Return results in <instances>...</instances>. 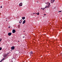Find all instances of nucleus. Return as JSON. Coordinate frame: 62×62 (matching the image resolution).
Here are the masks:
<instances>
[{
	"instance_id": "obj_1",
	"label": "nucleus",
	"mask_w": 62,
	"mask_h": 62,
	"mask_svg": "<svg viewBox=\"0 0 62 62\" xmlns=\"http://www.w3.org/2000/svg\"><path fill=\"white\" fill-rule=\"evenodd\" d=\"M54 1H55V0H51V3H53Z\"/></svg>"
},
{
	"instance_id": "obj_2",
	"label": "nucleus",
	"mask_w": 62,
	"mask_h": 62,
	"mask_svg": "<svg viewBox=\"0 0 62 62\" xmlns=\"http://www.w3.org/2000/svg\"><path fill=\"white\" fill-rule=\"evenodd\" d=\"M51 5H48V6H46V7H45V8H49L50 7Z\"/></svg>"
},
{
	"instance_id": "obj_3",
	"label": "nucleus",
	"mask_w": 62,
	"mask_h": 62,
	"mask_svg": "<svg viewBox=\"0 0 62 62\" xmlns=\"http://www.w3.org/2000/svg\"><path fill=\"white\" fill-rule=\"evenodd\" d=\"M14 49H15V47L14 46H12L11 47L12 50H14Z\"/></svg>"
},
{
	"instance_id": "obj_4",
	"label": "nucleus",
	"mask_w": 62,
	"mask_h": 62,
	"mask_svg": "<svg viewBox=\"0 0 62 62\" xmlns=\"http://www.w3.org/2000/svg\"><path fill=\"white\" fill-rule=\"evenodd\" d=\"M12 32H13V33H15V32H16V31H15V30L14 29V30H13Z\"/></svg>"
},
{
	"instance_id": "obj_5",
	"label": "nucleus",
	"mask_w": 62,
	"mask_h": 62,
	"mask_svg": "<svg viewBox=\"0 0 62 62\" xmlns=\"http://www.w3.org/2000/svg\"><path fill=\"white\" fill-rule=\"evenodd\" d=\"M22 22H23V20L22 19L20 20L19 22V23H22Z\"/></svg>"
},
{
	"instance_id": "obj_6",
	"label": "nucleus",
	"mask_w": 62,
	"mask_h": 62,
	"mask_svg": "<svg viewBox=\"0 0 62 62\" xmlns=\"http://www.w3.org/2000/svg\"><path fill=\"white\" fill-rule=\"evenodd\" d=\"M23 5V4L22 3H21L19 5V6H22Z\"/></svg>"
},
{
	"instance_id": "obj_7",
	"label": "nucleus",
	"mask_w": 62,
	"mask_h": 62,
	"mask_svg": "<svg viewBox=\"0 0 62 62\" xmlns=\"http://www.w3.org/2000/svg\"><path fill=\"white\" fill-rule=\"evenodd\" d=\"M8 36H11V33L9 32L8 33Z\"/></svg>"
},
{
	"instance_id": "obj_8",
	"label": "nucleus",
	"mask_w": 62,
	"mask_h": 62,
	"mask_svg": "<svg viewBox=\"0 0 62 62\" xmlns=\"http://www.w3.org/2000/svg\"><path fill=\"white\" fill-rule=\"evenodd\" d=\"M30 54H33V51H31V52H30Z\"/></svg>"
},
{
	"instance_id": "obj_9",
	"label": "nucleus",
	"mask_w": 62,
	"mask_h": 62,
	"mask_svg": "<svg viewBox=\"0 0 62 62\" xmlns=\"http://www.w3.org/2000/svg\"><path fill=\"white\" fill-rule=\"evenodd\" d=\"M25 23V20H24L23 23V24H24V23Z\"/></svg>"
},
{
	"instance_id": "obj_10",
	"label": "nucleus",
	"mask_w": 62,
	"mask_h": 62,
	"mask_svg": "<svg viewBox=\"0 0 62 62\" xmlns=\"http://www.w3.org/2000/svg\"><path fill=\"white\" fill-rule=\"evenodd\" d=\"M46 3V4H47L48 5H50V3L49 2H47V3Z\"/></svg>"
},
{
	"instance_id": "obj_11",
	"label": "nucleus",
	"mask_w": 62,
	"mask_h": 62,
	"mask_svg": "<svg viewBox=\"0 0 62 62\" xmlns=\"http://www.w3.org/2000/svg\"><path fill=\"white\" fill-rule=\"evenodd\" d=\"M5 58H3V59L1 60V61H4V60H5Z\"/></svg>"
},
{
	"instance_id": "obj_12",
	"label": "nucleus",
	"mask_w": 62,
	"mask_h": 62,
	"mask_svg": "<svg viewBox=\"0 0 62 62\" xmlns=\"http://www.w3.org/2000/svg\"><path fill=\"white\" fill-rule=\"evenodd\" d=\"M22 19L23 20H24V19H25V17H23Z\"/></svg>"
},
{
	"instance_id": "obj_13",
	"label": "nucleus",
	"mask_w": 62,
	"mask_h": 62,
	"mask_svg": "<svg viewBox=\"0 0 62 62\" xmlns=\"http://www.w3.org/2000/svg\"><path fill=\"white\" fill-rule=\"evenodd\" d=\"M45 8H41V9H43V10H44V9H45Z\"/></svg>"
},
{
	"instance_id": "obj_14",
	"label": "nucleus",
	"mask_w": 62,
	"mask_h": 62,
	"mask_svg": "<svg viewBox=\"0 0 62 62\" xmlns=\"http://www.w3.org/2000/svg\"><path fill=\"white\" fill-rule=\"evenodd\" d=\"M36 14H37V15H39V13H36Z\"/></svg>"
},
{
	"instance_id": "obj_15",
	"label": "nucleus",
	"mask_w": 62,
	"mask_h": 62,
	"mask_svg": "<svg viewBox=\"0 0 62 62\" xmlns=\"http://www.w3.org/2000/svg\"><path fill=\"white\" fill-rule=\"evenodd\" d=\"M2 40V39L0 38V42Z\"/></svg>"
},
{
	"instance_id": "obj_16",
	"label": "nucleus",
	"mask_w": 62,
	"mask_h": 62,
	"mask_svg": "<svg viewBox=\"0 0 62 62\" xmlns=\"http://www.w3.org/2000/svg\"><path fill=\"white\" fill-rule=\"evenodd\" d=\"M2 50V48L0 47V50Z\"/></svg>"
},
{
	"instance_id": "obj_17",
	"label": "nucleus",
	"mask_w": 62,
	"mask_h": 62,
	"mask_svg": "<svg viewBox=\"0 0 62 62\" xmlns=\"http://www.w3.org/2000/svg\"><path fill=\"white\" fill-rule=\"evenodd\" d=\"M59 12H61V11H59Z\"/></svg>"
},
{
	"instance_id": "obj_18",
	"label": "nucleus",
	"mask_w": 62,
	"mask_h": 62,
	"mask_svg": "<svg viewBox=\"0 0 62 62\" xmlns=\"http://www.w3.org/2000/svg\"><path fill=\"white\" fill-rule=\"evenodd\" d=\"M8 27L9 28H10V27L9 26V27Z\"/></svg>"
},
{
	"instance_id": "obj_19",
	"label": "nucleus",
	"mask_w": 62,
	"mask_h": 62,
	"mask_svg": "<svg viewBox=\"0 0 62 62\" xmlns=\"http://www.w3.org/2000/svg\"><path fill=\"white\" fill-rule=\"evenodd\" d=\"M46 14H44V15H45H45H46Z\"/></svg>"
},
{
	"instance_id": "obj_20",
	"label": "nucleus",
	"mask_w": 62,
	"mask_h": 62,
	"mask_svg": "<svg viewBox=\"0 0 62 62\" xmlns=\"http://www.w3.org/2000/svg\"><path fill=\"white\" fill-rule=\"evenodd\" d=\"M0 8H2V6H1Z\"/></svg>"
},
{
	"instance_id": "obj_21",
	"label": "nucleus",
	"mask_w": 62,
	"mask_h": 62,
	"mask_svg": "<svg viewBox=\"0 0 62 62\" xmlns=\"http://www.w3.org/2000/svg\"><path fill=\"white\" fill-rule=\"evenodd\" d=\"M35 14V13H33V14Z\"/></svg>"
},
{
	"instance_id": "obj_22",
	"label": "nucleus",
	"mask_w": 62,
	"mask_h": 62,
	"mask_svg": "<svg viewBox=\"0 0 62 62\" xmlns=\"http://www.w3.org/2000/svg\"><path fill=\"white\" fill-rule=\"evenodd\" d=\"M2 62V61H0V62Z\"/></svg>"
},
{
	"instance_id": "obj_23",
	"label": "nucleus",
	"mask_w": 62,
	"mask_h": 62,
	"mask_svg": "<svg viewBox=\"0 0 62 62\" xmlns=\"http://www.w3.org/2000/svg\"><path fill=\"white\" fill-rule=\"evenodd\" d=\"M24 38V37H23V38Z\"/></svg>"
},
{
	"instance_id": "obj_24",
	"label": "nucleus",
	"mask_w": 62,
	"mask_h": 62,
	"mask_svg": "<svg viewBox=\"0 0 62 62\" xmlns=\"http://www.w3.org/2000/svg\"><path fill=\"white\" fill-rule=\"evenodd\" d=\"M18 42H19V41H18Z\"/></svg>"
}]
</instances>
